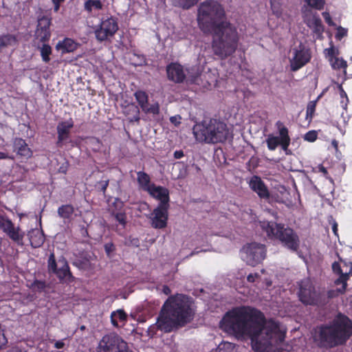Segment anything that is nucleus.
Listing matches in <instances>:
<instances>
[{
	"label": "nucleus",
	"mask_w": 352,
	"mask_h": 352,
	"mask_svg": "<svg viewBox=\"0 0 352 352\" xmlns=\"http://www.w3.org/2000/svg\"><path fill=\"white\" fill-rule=\"evenodd\" d=\"M220 328L238 340L248 337L254 352H280L286 329L278 322L265 320L258 310L239 307L228 311L219 323Z\"/></svg>",
	"instance_id": "f257e3e1"
},
{
	"label": "nucleus",
	"mask_w": 352,
	"mask_h": 352,
	"mask_svg": "<svg viewBox=\"0 0 352 352\" xmlns=\"http://www.w3.org/2000/svg\"><path fill=\"white\" fill-rule=\"evenodd\" d=\"M197 22L204 33L212 35V47L217 56L224 58L235 52L239 41L238 32L226 19L224 8L219 3L207 1L201 3Z\"/></svg>",
	"instance_id": "f03ea898"
},
{
	"label": "nucleus",
	"mask_w": 352,
	"mask_h": 352,
	"mask_svg": "<svg viewBox=\"0 0 352 352\" xmlns=\"http://www.w3.org/2000/svg\"><path fill=\"white\" fill-rule=\"evenodd\" d=\"M193 315L192 302L190 298L182 294L171 296L164 304L155 324L149 327V333L153 334L155 329L169 332L178 325L189 322Z\"/></svg>",
	"instance_id": "7ed1b4c3"
},
{
	"label": "nucleus",
	"mask_w": 352,
	"mask_h": 352,
	"mask_svg": "<svg viewBox=\"0 0 352 352\" xmlns=\"http://www.w3.org/2000/svg\"><path fill=\"white\" fill-rule=\"evenodd\" d=\"M352 334V322L338 315L329 327H320L312 333L314 342L322 346L332 347L344 343Z\"/></svg>",
	"instance_id": "20e7f679"
},
{
	"label": "nucleus",
	"mask_w": 352,
	"mask_h": 352,
	"mask_svg": "<svg viewBox=\"0 0 352 352\" xmlns=\"http://www.w3.org/2000/svg\"><path fill=\"white\" fill-rule=\"evenodd\" d=\"M195 139L200 142L218 143L226 141L230 135L229 129L223 122L210 119L193 129Z\"/></svg>",
	"instance_id": "39448f33"
},
{
	"label": "nucleus",
	"mask_w": 352,
	"mask_h": 352,
	"mask_svg": "<svg viewBox=\"0 0 352 352\" xmlns=\"http://www.w3.org/2000/svg\"><path fill=\"white\" fill-rule=\"evenodd\" d=\"M268 237L280 240L288 248L296 250L299 245L298 236L294 230L284 228L280 224L272 221H259L256 223Z\"/></svg>",
	"instance_id": "423d86ee"
},
{
	"label": "nucleus",
	"mask_w": 352,
	"mask_h": 352,
	"mask_svg": "<svg viewBox=\"0 0 352 352\" xmlns=\"http://www.w3.org/2000/svg\"><path fill=\"white\" fill-rule=\"evenodd\" d=\"M240 254L241 259L247 264L255 266L265 259L266 249L262 244L251 243L243 246Z\"/></svg>",
	"instance_id": "0eeeda50"
},
{
	"label": "nucleus",
	"mask_w": 352,
	"mask_h": 352,
	"mask_svg": "<svg viewBox=\"0 0 352 352\" xmlns=\"http://www.w3.org/2000/svg\"><path fill=\"white\" fill-rule=\"evenodd\" d=\"M278 135L269 134L266 138V143L270 151H274L278 145L287 154L288 147L290 144V137L288 129L280 121L276 123Z\"/></svg>",
	"instance_id": "6e6552de"
},
{
	"label": "nucleus",
	"mask_w": 352,
	"mask_h": 352,
	"mask_svg": "<svg viewBox=\"0 0 352 352\" xmlns=\"http://www.w3.org/2000/svg\"><path fill=\"white\" fill-rule=\"evenodd\" d=\"M118 23L116 17L110 16L101 19L94 33L98 41L102 42L112 38L118 30Z\"/></svg>",
	"instance_id": "1a4fd4ad"
},
{
	"label": "nucleus",
	"mask_w": 352,
	"mask_h": 352,
	"mask_svg": "<svg viewBox=\"0 0 352 352\" xmlns=\"http://www.w3.org/2000/svg\"><path fill=\"white\" fill-rule=\"evenodd\" d=\"M98 352H131L127 343L117 336H106L99 343Z\"/></svg>",
	"instance_id": "9d476101"
},
{
	"label": "nucleus",
	"mask_w": 352,
	"mask_h": 352,
	"mask_svg": "<svg viewBox=\"0 0 352 352\" xmlns=\"http://www.w3.org/2000/svg\"><path fill=\"white\" fill-rule=\"evenodd\" d=\"M310 50L303 45H299L291 50L289 63L291 70L296 72L304 67L311 60Z\"/></svg>",
	"instance_id": "9b49d317"
},
{
	"label": "nucleus",
	"mask_w": 352,
	"mask_h": 352,
	"mask_svg": "<svg viewBox=\"0 0 352 352\" xmlns=\"http://www.w3.org/2000/svg\"><path fill=\"white\" fill-rule=\"evenodd\" d=\"M332 269L334 272L340 274V277L335 281V284L340 287L337 289L338 293H343L346 287V281L349 276L352 275V263L340 258L338 262H334L332 265Z\"/></svg>",
	"instance_id": "f8f14e48"
},
{
	"label": "nucleus",
	"mask_w": 352,
	"mask_h": 352,
	"mask_svg": "<svg viewBox=\"0 0 352 352\" xmlns=\"http://www.w3.org/2000/svg\"><path fill=\"white\" fill-rule=\"evenodd\" d=\"M48 267L50 272L56 274L62 280L69 281L72 278L66 260L60 258L56 262L53 254L50 256Z\"/></svg>",
	"instance_id": "ddd939ff"
},
{
	"label": "nucleus",
	"mask_w": 352,
	"mask_h": 352,
	"mask_svg": "<svg viewBox=\"0 0 352 352\" xmlns=\"http://www.w3.org/2000/svg\"><path fill=\"white\" fill-rule=\"evenodd\" d=\"M302 14L305 23L318 36H320L324 32V28L318 15L306 6L302 8Z\"/></svg>",
	"instance_id": "4468645a"
},
{
	"label": "nucleus",
	"mask_w": 352,
	"mask_h": 352,
	"mask_svg": "<svg viewBox=\"0 0 352 352\" xmlns=\"http://www.w3.org/2000/svg\"><path fill=\"white\" fill-rule=\"evenodd\" d=\"M169 206L158 205L148 215L153 228L162 229L166 227Z\"/></svg>",
	"instance_id": "2eb2a0df"
},
{
	"label": "nucleus",
	"mask_w": 352,
	"mask_h": 352,
	"mask_svg": "<svg viewBox=\"0 0 352 352\" xmlns=\"http://www.w3.org/2000/svg\"><path fill=\"white\" fill-rule=\"evenodd\" d=\"M298 297L300 300L306 305H313L317 301V295L314 291L311 280L307 278L299 285Z\"/></svg>",
	"instance_id": "dca6fc26"
},
{
	"label": "nucleus",
	"mask_w": 352,
	"mask_h": 352,
	"mask_svg": "<svg viewBox=\"0 0 352 352\" xmlns=\"http://www.w3.org/2000/svg\"><path fill=\"white\" fill-rule=\"evenodd\" d=\"M0 228L9 236L10 239L17 243H22L24 233L19 227H15L11 220L0 214Z\"/></svg>",
	"instance_id": "f3484780"
},
{
	"label": "nucleus",
	"mask_w": 352,
	"mask_h": 352,
	"mask_svg": "<svg viewBox=\"0 0 352 352\" xmlns=\"http://www.w3.org/2000/svg\"><path fill=\"white\" fill-rule=\"evenodd\" d=\"M51 25V18L48 16H42L38 20L37 28L35 32L36 38L41 42L47 41L51 36L50 27Z\"/></svg>",
	"instance_id": "a211bd4d"
},
{
	"label": "nucleus",
	"mask_w": 352,
	"mask_h": 352,
	"mask_svg": "<svg viewBox=\"0 0 352 352\" xmlns=\"http://www.w3.org/2000/svg\"><path fill=\"white\" fill-rule=\"evenodd\" d=\"M147 192L160 201L159 205L169 206V190L166 188L154 184Z\"/></svg>",
	"instance_id": "6ab92c4d"
},
{
	"label": "nucleus",
	"mask_w": 352,
	"mask_h": 352,
	"mask_svg": "<svg viewBox=\"0 0 352 352\" xmlns=\"http://www.w3.org/2000/svg\"><path fill=\"white\" fill-rule=\"evenodd\" d=\"M167 75L169 80L175 82H182L187 75L189 74V71L187 70L186 74L182 66L177 63H171L167 66L166 68Z\"/></svg>",
	"instance_id": "aec40b11"
},
{
	"label": "nucleus",
	"mask_w": 352,
	"mask_h": 352,
	"mask_svg": "<svg viewBox=\"0 0 352 352\" xmlns=\"http://www.w3.org/2000/svg\"><path fill=\"white\" fill-rule=\"evenodd\" d=\"M248 183L250 188L261 198L267 199L270 197L268 189L261 177L253 176L250 179Z\"/></svg>",
	"instance_id": "412c9836"
},
{
	"label": "nucleus",
	"mask_w": 352,
	"mask_h": 352,
	"mask_svg": "<svg viewBox=\"0 0 352 352\" xmlns=\"http://www.w3.org/2000/svg\"><path fill=\"white\" fill-rule=\"evenodd\" d=\"M271 9L272 13L278 19L283 21L289 23L291 16L285 10L282 4V0H270Z\"/></svg>",
	"instance_id": "4be33fe9"
},
{
	"label": "nucleus",
	"mask_w": 352,
	"mask_h": 352,
	"mask_svg": "<svg viewBox=\"0 0 352 352\" xmlns=\"http://www.w3.org/2000/svg\"><path fill=\"white\" fill-rule=\"evenodd\" d=\"M74 126L72 119L58 123L57 126L58 144H62L69 135L71 129Z\"/></svg>",
	"instance_id": "5701e85b"
},
{
	"label": "nucleus",
	"mask_w": 352,
	"mask_h": 352,
	"mask_svg": "<svg viewBox=\"0 0 352 352\" xmlns=\"http://www.w3.org/2000/svg\"><path fill=\"white\" fill-rule=\"evenodd\" d=\"M14 151L17 153L18 155L29 158L32 156V151L28 147V144L21 138H16L14 140Z\"/></svg>",
	"instance_id": "b1692460"
},
{
	"label": "nucleus",
	"mask_w": 352,
	"mask_h": 352,
	"mask_svg": "<svg viewBox=\"0 0 352 352\" xmlns=\"http://www.w3.org/2000/svg\"><path fill=\"white\" fill-rule=\"evenodd\" d=\"M113 204L115 206V209H112V213L114 215L116 219L122 226H124L126 224V214L122 211L124 206L123 202L119 199H115Z\"/></svg>",
	"instance_id": "393cba45"
},
{
	"label": "nucleus",
	"mask_w": 352,
	"mask_h": 352,
	"mask_svg": "<svg viewBox=\"0 0 352 352\" xmlns=\"http://www.w3.org/2000/svg\"><path fill=\"white\" fill-rule=\"evenodd\" d=\"M127 314L123 309H118L111 314V322L115 327L120 328L125 325Z\"/></svg>",
	"instance_id": "a878e982"
},
{
	"label": "nucleus",
	"mask_w": 352,
	"mask_h": 352,
	"mask_svg": "<svg viewBox=\"0 0 352 352\" xmlns=\"http://www.w3.org/2000/svg\"><path fill=\"white\" fill-rule=\"evenodd\" d=\"M78 44L72 39L66 38L60 41L56 45V49L62 54L74 52L77 48Z\"/></svg>",
	"instance_id": "bb28decb"
},
{
	"label": "nucleus",
	"mask_w": 352,
	"mask_h": 352,
	"mask_svg": "<svg viewBox=\"0 0 352 352\" xmlns=\"http://www.w3.org/2000/svg\"><path fill=\"white\" fill-rule=\"evenodd\" d=\"M137 175L138 184L143 190L148 192L151 188V187L155 184L153 183H151L149 175L146 173L139 171L138 172Z\"/></svg>",
	"instance_id": "cd10ccee"
},
{
	"label": "nucleus",
	"mask_w": 352,
	"mask_h": 352,
	"mask_svg": "<svg viewBox=\"0 0 352 352\" xmlns=\"http://www.w3.org/2000/svg\"><path fill=\"white\" fill-rule=\"evenodd\" d=\"M30 241L32 247H40L44 242V235L38 229L32 230L29 232Z\"/></svg>",
	"instance_id": "c85d7f7f"
},
{
	"label": "nucleus",
	"mask_w": 352,
	"mask_h": 352,
	"mask_svg": "<svg viewBox=\"0 0 352 352\" xmlns=\"http://www.w3.org/2000/svg\"><path fill=\"white\" fill-rule=\"evenodd\" d=\"M103 8L100 0H87L84 3V9L89 13L92 14L95 11H99Z\"/></svg>",
	"instance_id": "c756f323"
},
{
	"label": "nucleus",
	"mask_w": 352,
	"mask_h": 352,
	"mask_svg": "<svg viewBox=\"0 0 352 352\" xmlns=\"http://www.w3.org/2000/svg\"><path fill=\"white\" fill-rule=\"evenodd\" d=\"M329 61L333 69H343L344 74H346V69L347 67V63L346 60L337 56L336 58H331Z\"/></svg>",
	"instance_id": "7c9ffc66"
},
{
	"label": "nucleus",
	"mask_w": 352,
	"mask_h": 352,
	"mask_svg": "<svg viewBox=\"0 0 352 352\" xmlns=\"http://www.w3.org/2000/svg\"><path fill=\"white\" fill-rule=\"evenodd\" d=\"M135 97L140 106L142 110L146 107L148 103V95L143 91H137L135 93Z\"/></svg>",
	"instance_id": "2f4dec72"
},
{
	"label": "nucleus",
	"mask_w": 352,
	"mask_h": 352,
	"mask_svg": "<svg viewBox=\"0 0 352 352\" xmlns=\"http://www.w3.org/2000/svg\"><path fill=\"white\" fill-rule=\"evenodd\" d=\"M217 352H237V349L233 343L222 342L218 345Z\"/></svg>",
	"instance_id": "473e14b6"
},
{
	"label": "nucleus",
	"mask_w": 352,
	"mask_h": 352,
	"mask_svg": "<svg viewBox=\"0 0 352 352\" xmlns=\"http://www.w3.org/2000/svg\"><path fill=\"white\" fill-rule=\"evenodd\" d=\"M52 51V47L48 44H43L40 47L41 56L43 62L48 63L50 60V56Z\"/></svg>",
	"instance_id": "72a5a7b5"
},
{
	"label": "nucleus",
	"mask_w": 352,
	"mask_h": 352,
	"mask_svg": "<svg viewBox=\"0 0 352 352\" xmlns=\"http://www.w3.org/2000/svg\"><path fill=\"white\" fill-rule=\"evenodd\" d=\"M74 212V208L70 205L62 206L58 210V213L60 217L64 219H68Z\"/></svg>",
	"instance_id": "f704fd0d"
},
{
	"label": "nucleus",
	"mask_w": 352,
	"mask_h": 352,
	"mask_svg": "<svg viewBox=\"0 0 352 352\" xmlns=\"http://www.w3.org/2000/svg\"><path fill=\"white\" fill-rule=\"evenodd\" d=\"M339 54V50L333 45L332 41L330 43V47L324 50V54L329 60L333 57H337Z\"/></svg>",
	"instance_id": "c9c22d12"
},
{
	"label": "nucleus",
	"mask_w": 352,
	"mask_h": 352,
	"mask_svg": "<svg viewBox=\"0 0 352 352\" xmlns=\"http://www.w3.org/2000/svg\"><path fill=\"white\" fill-rule=\"evenodd\" d=\"M16 43V38L11 35H6L2 37H0V47L12 45Z\"/></svg>",
	"instance_id": "e433bc0d"
},
{
	"label": "nucleus",
	"mask_w": 352,
	"mask_h": 352,
	"mask_svg": "<svg viewBox=\"0 0 352 352\" xmlns=\"http://www.w3.org/2000/svg\"><path fill=\"white\" fill-rule=\"evenodd\" d=\"M174 2L183 8H189L197 3L198 0H173Z\"/></svg>",
	"instance_id": "4c0bfd02"
},
{
	"label": "nucleus",
	"mask_w": 352,
	"mask_h": 352,
	"mask_svg": "<svg viewBox=\"0 0 352 352\" xmlns=\"http://www.w3.org/2000/svg\"><path fill=\"white\" fill-rule=\"evenodd\" d=\"M307 5L316 10H322L324 5V0H305Z\"/></svg>",
	"instance_id": "58836bf2"
},
{
	"label": "nucleus",
	"mask_w": 352,
	"mask_h": 352,
	"mask_svg": "<svg viewBox=\"0 0 352 352\" xmlns=\"http://www.w3.org/2000/svg\"><path fill=\"white\" fill-rule=\"evenodd\" d=\"M146 113H152V114H158L160 111V107L158 103H154L151 105L148 104L146 106L144 109L142 110Z\"/></svg>",
	"instance_id": "ea45409f"
},
{
	"label": "nucleus",
	"mask_w": 352,
	"mask_h": 352,
	"mask_svg": "<svg viewBox=\"0 0 352 352\" xmlns=\"http://www.w3.org/2000/svg\"><path fill=\"white\" fill-rule=\"evenodd\" d=\"M348 30L346 28L339 26L337 28V33L336 34V38L338 40H341L343 37L347 35Z\"/></svg>",
	"instance_id": "a19ab883"
},
{
	"label": "nucleus",
	"mask_w": 352,
	"mask_h": 352,
	"mask_svg": "<svg viewBox=\"0 0 352 352\" xmlns=\"http://www.w3.org/2000/svg\"><path fill=\"white\" fill-rule=\"evenodd\" d=\"M304 139L308 142H314L317 139V133L315 131H308L304 137Z\"/></svg>",
	"instance_id": "79ce46f5"
},
{
	"label": "nucleus",
	"mask_w": 352,
	"mask_h": 352,
	"mask_svg": "<svg viewBox=\"0 0 352 352\" xmlns=\"http://www.w3.org/2000/svg\"><path fill=\"white\" fill-rule=\"evenodd\" d=\"M340 96L342 98H345V100H342L341 101V104H342L343 109L346 110L349 99L347 98L346 92L343 90V89L342 87H340Z\"/></svg>",
	"instance_id": "37998d69"
},
{
	"label": "nucleus",
	"mask_w": 352,
	"mask_h": 352,
	"mask_svg": "<svg viewBox=\"0 0 352 352\" xmlns=\"http://www.w3.org/2000/svg\"><path fill=\"white\" fill-rule=\"evenodd\" d=\"M322 16H323L324 21H326V23L329 25H331V26H335L336 25V24L332 21L331 17V16H330L329 12H322Z\"/></svg>",
	"instance_id": "c03bdc74"
},
{
	"label": "nucleus",
	"mask_w": 352,
	"mask_h": 352,
	"mask_svg": "<svg viewBox=\"0 0 352 352\" xmlns=\"http://www.w3.org/2000/svg\"><path fill=\"white\" fill-rule=\"evenodd\" d=\"M45 287V284L43 281L36 280L33 283V287L34 289L42 290Z\"/></svg>",
	"instance_id": "a18cd8bd"
},
{
	"label": "nucleus",
	"mask_w": 352,
	"mask_h": 352,
	"mask_svg": "<svg viewBox=\"0 0 352 352\" xmlns=\"http://www.w3.org/2000/svg\"><path fill=\"white\" fill-rule=\"evenodd\" d=\"M181 119H182L181 116H172L170 118V121L175 126H178L181 123Z\"/></svg>",
	"instance_id": "49530a36"
},
{
	"label": "nucleus",
	"mask_w": 352,
	"mask_h": 352,
	"mask_svg": "<svg viewBox=\"0 0 352 352\" xmlns=\"http://www.w3.org/2000/svg\"><path fill=\"white\" fill-rule=\"evenodd\" d=\"M7 343V339L3 331L0 329V349Z\"/></svg>",
	"instance_id": "de8ad7c7"
},
{
	"label": "nucleus",
	"mask_w": 352,
	"mask_h": 352,
	"mask_svg": "<svg viewBox=\"0 0 352 352\" xmlns=\"http://www.w3.org/2000/svg\"><path fill=\"white\" fill-rule=\"evenodd\" d=\"M314 110H315V104H314V103L309 104V105L307 106V116L309 115L310 116H312V114L314 113Z\"/></svg>",
	"instance_id": "09e8293b"
},
{
	"label": "nucleus",
	"mask_w": 352,
	"mask_h": 352,
	"mask_svg": "<svg viewBox=\"0 0 352 352\" xmlns=\"http://www.w3.org/2000/svg\"><path fill=\"white\" fill-rule=\"evenodd\" d=\"M259 277V275L256 273L255 274H250L248 277H247V279L248 280V282L250 283H254L256 279H258Z\"/></svg>",
	"instance_id": "8fccbe9b"
},
{
	"label": "nucleus",
	"mask_w": 352,
	"mask_h": 352,
	"mask_svg": "<svg viewBox=\"0 0 352 352\" xmlns=\"http://www.w3.org/2000/svg\"><path fill=\"white\" fill-rule=\"evenodd\" d=\"M65 0H52L53 4H54V10L55 12H58L60 8V5L62 2H63Z\"/></svg>",
	"instance_id": "3c124183"
},
{
	"label": "nucleus",
	"mask_w": 352,
	"mask_h": 352,
	"mask_svg": "<svg viewBox=\"0 0 352 352\" xmlns=\"http://www.w3.org/2000/svg\"><path fill=\"white\" fill-rule=\"evenodd\" d=\"M104 249L107 254L109 256L111 252L113 250V243H109L104 245Z\"/></svg>",
	"instance_id": "603ef678"
},
{
	"label": "nucleus",
	"mask_w": 352,
	"mask_h": 352,
	"mask_svg": "<svg viewBox=\"0 0 352 352\" xmlns=\"http://www.w3.org/2000/svg\"><path fill=\"white\" fill-rule=\"evenodd\" d=\"M316 171L323 173L324 175H327V169L322 165H318L316 167Z\"/></svg>",
	"instance_id": "864d4df0"
},
{
	"label": "nucleus",
	"mask_w": 352,
	"mask_h": 352,
	"mask_svg": "<svg viewBox=\"0 0 352 352\" xmlns=\"http://www.w3.org/2000/svg\"><path fill=\"white\" fill-rule=\"evenodd\" d=\"M54 346L56 349H63L65 346V343L63 340H58L56 341Z\"/></svg>",
	"instance_id": "5fc2aeb1"
},
{
	"label": "nucleus",
	"mask_w": 352,
	"mask_h": 352,
	"mask_svg": "<svg viewBox=\"0 0 352 352\" xmlns=\"http://www.w3.org/2000/svg\"><path fill=\"white\" fill-rule=\"evenodd\" d=\"M184 156V152L182 151H175L174 152V157L176 159H180Z\"/></svg>",
	"instance_id": "6e6d98bb"
},
{
	"label": "nucleus",
	"mask_w": 352,
	"mask_h": 352,
	"mask_svg": "<svg viewBox=\"0 0 352 352\" xmlns=\"http://www.w3.org/2000/svg\"><path fill=\"white\" fill-rule=\"evenodd\" d=\"M8 158H10V157L8 155V154L3 153V152H0V160H4V159H8ZM11 159H12V157H11Z\"/></svg>",
	"instance_id": "4d7b16f0"
},
{
	"label": "nucleus",
	"mask_w": 352,
	"mask_h": 352,
	"mask_svg": "<svg viewBox=\"0 0 352 352\" xmlns=\"http://www.w3.org/2000/svg\"><path fill=\"white\" fill-rule=\"evenodd\" d=\"M163 292L165 294L168 295L170 293V289L167 286H164Z\"/></svg>",
	"instance_id": "13d9d810"
},
{
	"label": "nucleus",
	"mask_w": 352,
	"mask_h": 352,
	"mask_svg": "<svg viewBox=\"0 0 352 352\" xmlns=\"http://www.w3.org/2000/svg\"><path fill=\"white\" fill-rule=\"evenodd\" d=\"M332 229H333V231L334 234H335L336 235H337V234H338V233H337V231H338V225H337V223H335L333 225Z\"/></svg>",
	"instance_id": "bf43d9fd"
},
{
	"label": "nucleus",
	"mask_w": 352,
	"mask_h": 352,
	"mask_svg": "<svg viewBox=\"0 0 352 352\" xmlns=\"http://www.w3.org/2000/svg\"><path fill=\"white\" fill-rule=\"evenodd\" d=\"M108 186V181H106L104 184V185L102 186V190L104 192L107 187Z\"/></svg>",
	"instance_id": "052dcab7"
},
{
	"label": "nucleus",
	"mask_w": 352,
	"mask_h": 352,
	"mask_svg": "<svg viewBox=\"0 0 352 352\" xmlns=\"http://www.w3.org/2000/svg\"><path fill=\"white\" fill-rule=\"evenodd\" d=\"M198 75H199V72H197L195 74L190 76L189 78H190L191 80H192Z\"/></svg>",
	"instance_id": "680f3d73"
},
{
	"label": "nucleus",
	"mask_w": 352,
	"mask_h": 352,
	"mask_svg": "<svg viewBox=\"0 0 352 352\" xmlns=\"http://www.w3.org/2000/svg\"><path fill=\"white\" fill-rule=\"evenodd\" d=\"M248 215H249V214H248V213H246V214H243V219H244L245 221H248V220H249V219L246 218V216H248Z\"/></svg>",
	"instance_id": "e2e57ef3"
},
{
	"label": "nucleus",
	"mask_w": 352,
	"mask_h": 352,
	"mask_svg": "<svg viewBox=\"0 0 352 352\" xmlns=\"http://www.w3.org/2000/svg\"><path fill=\"white\" fill-rule=\"evenodd\" d=\"M332 144H333V145L334 146V147L337 148V146H338V143H337V142H336V141H335V140H334V141H333Z\"/></svg>",
	"instance_id": "0e129e2a"
},
{
	"label": "nucleus",
	"mask_w": 352,
	"mask_h": 352,
	"mask_svg": "<svg viewBox=\"0 0 352 352\" xmlns=\"http://www.w3.org/2000/svg\"><path fill=\"white\" fill-rule=\"evenodd\" d=\"M131 107H132V108H133V109L136 112H138V107H135V106H134V105H131Z\"/></svg>",
	"instance_id": "69168bd1"
},
{
	"label": "nucleus",
	"mask_w": 352,
	"mask_h": 352,
	"mask_svg": "<svg viewBox=\"0 0 352 352\" xmlns=\"http://www.w3.org/2000/svg\"><path fill=\"white\" fill-rule=\"evenodd\" d=\"M339 130H340V131L341 132V133H342V135H344V133H345V131H344V130H342V129H340V128H339Z\"/></svg>",
	"instance_id": "338daca9"
},
{
	"label": "nucleus",
	"mask_w": 352,
	"mask_h": 352,
	"mask_svg": "<svg viewBox=\"0 0 352 352\" xmlns=\"http://www.w3.org/2000/svg\"><path fill=\"white\" fill-rule=\"evenodd\" d=\"M250 219H251V220H254L255 217H253V216H251V217H250Z\"/></svg>",
	"instance_id": "774afa93"
}]
</instances>
